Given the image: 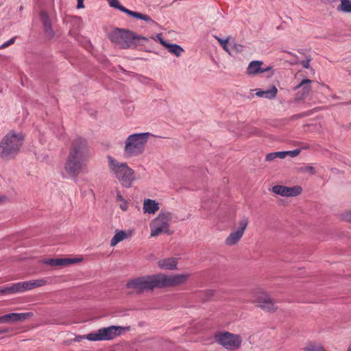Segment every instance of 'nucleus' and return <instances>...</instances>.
<instances>
[{
  "label": "nucleus",
  "instance_id": "1",
  "mask_svg": "<svg viewBox=\"0 0 351 351\" xmlns=\"http://www.w3.org/2000/svg\"><path fill=\"white\" fill-rule=\"evenodd\" d=\"M89 157V146L86 138L75 137L71 144L69 153L64 164L65 171L73 178L78 176L86 167Z\"/></svg>",
  "mask_w": 351,
  "mask_h": 351
},
{
  "label": "nucleus",
  "instance_id": "2",
  "mask_svg": "<svg viewBox=\"0 0 351 351\" xmlns=\"http://www.w3.org/2000/svg\"><path fill=\"white\" fill-rule=\"evenodd\" d=\"M152 136V134L149 132L135 133L129 135L124 143V157L128 158L143 154L148 139Z\"/></svg>",
  "mask_w": 351,
  "mask_h": 351
},
{
  "label": "nucleus",
  "instance_id": "3",
  "mask_svg": "<svg viewBox=\"0 0 351 351\" xmlns=\"http://www.w3.org/2000/svg\"><path fill=\"white\" fill-rule=\"evenodd\" d=\"M23 139L21 133H8L0 143V156L6 160L14 158L19 152Z\"/></svg>",
  "mask_w": 351,
  "mask_h": 351
},
{
  "label": "nucleus",
  "instance_id": "4",
  "mask_svg": "<svg viewBox=\"0 0 351 351\" xmlns=\"http://www.w3.org/2000/svg\"><path fill=\"white\" fill-rule=\"evenodd\" d=\"M109 169L121 184L130 188L135 180L134 171L126 162H120L112 156L108 157Z\"/></svg>",
  "mask_w": 351,
  "mask_h": 351
},
{
  "label": "nucleus",
  "instance_id": "5",
  "mask_svg": "<svg viewBox=\"0 0 351 351\" xmlns=\"http://www.w3.org/2000/svg\"><path fill=\"white\" fill-rule=\"evenodd\" d=\"M126 287L128 289H134L137 293L159 288L158 274L133 278L127 282Z\"/></svg>",
  "mask_w": 351,
  "mask_h": 351
},
{
  "label": "nucleus",
  "instance_id": "6",
  "mask_svg": "<svg viewBox=\"0 0 351 351\" xmlns=\"http://www.w3.org/2000/svg\"><path fill=\"white\" fill-rule=\"evenodd\" d=\"M130 329V326L123 327L111 326L109 327L99 329L95 332H90L86 336V339L89 341H108L123 334Z\"/></svg>",
  "mask_w": 351,
  "mask_h": 351
},
{
  "label": "nucleus",
  "instance_id": "7",
  "mask_svg": "<svg viewBox=\"0 0 351 351\" xmlns=\"http://www.w3.org/2000/svg\"><path fill=\"white\" fill-rule=\"evenodd\" d=\"M109 38L112 43L123 49L131 47L136 39L146 40V38L138 36L132 32L119 28L114 29L109 34Z\"/></svg>",
  "mask_w": 351,
  "mask_h": 351
},
{
  "label": "nucleus",
  "instance_id": "8",
  "mask_svg": "<svg viewBox=\"0 0 351 351\" xmlns=\"http://www.w3.org/2000/svg\"><path fill=\"white\" fill-rule=\"evenodd\" d=\"M171 219V213L162 210L150 223L151 237H157L162 233L171 234L169 225Z\"/></svg>",
  "mask_w": 351,
  "mask_h": 351
},
{
  "label": "nucleus",
  "instance_id": "9",
  "mask_svg": "<svg viewBox=\"0 0 351 351\" xmlns=\"http://www.w3.org/2000/svg\"><path fill=\"white\" fill-rule=\"evenodd\" d=\"M189 276L187 273L169 276L158 274L159 288L176 287L183 285L188 280Z\"/></svg>",
  "mask_w": 351,
  "mask_h": 351
},
{
  "label": "nucleus",
  "instance_id": "10",
  "mask_svg": "<svg viewBox=\"0 0 351 351\" xmlns=\"http://www.w3.org/2000/svg\"><path fill=\"white\" fill-rule=\"evenodd\" d=\"M217 342L228 350L238 348L241 343V339L237 335L228 332H221L216 335Z\"/></svg>",
  "mask_w": 351,
  "mask_h": 351
},
{
  "label": "nucleus",
  "instance_id": "11",
  "mask_svg": "<svg viewBox=\"0 0 351 351\" xmlns=\"http://www.w3.org/2000/svg\"><path fill=\"white\" fill-rule=\"evenodd\" d=\"M239 228L232 232L226 239L225 243L226 245L232 246L237 244L243 235L244 231L248 224L247 218H243L239 223Z\"/></svg>",
  "mask_w": 351,
  "mask_h": 351
},
{
  "label": "nucleus",
  "instance_id": "12",
  "mask_svg": "<svg viewBox=\"0 0 351 351\" xmlns=\"http://www.w3.org/2000/svg\"><path fill=\"white\" fill-rule=\"evenodd\" d=\"M32 312L12 313L0 316V323L8 324L23 322L33 316Z\"/></svg>",
  "mask_w": 351,
  "mask_h": 351
},
{
  "label": "nucleus",
  "instance_id": "13",
  "mask_svg": "<svg viewBox=\"0 0 351 351\" xmlns=\"http://www.w3.org/2000/svg\"><path fill=\"white\" fill-rule=\"evenodd\" d=\"M272 191L283 197H295L300 195L302 189L299 186L288 187L282 185H276L272 187Z\"/></svg>",
  "mask_w": 351,
  "mask_h": 351
},
{
  "label": "nucleus",
  "instance_id": "14",
  "mask_svg": "<svg viewBox=\"0 0 351 351\" xmlns=\"http://www.w3.org/2000/svg\"><path fill=\"white\" fill-rule=\"evenodd\" d=\"M254 302L257 303L260 308L266 311L271 312L276 309L274 301L269 295L265 293L257 295L254 300Z\"/></svg>",
  "mask_w": 351,
  "mask_h": 351
},
{
  "label": "nucleus",
  "instance_id": "15",
  "mask_svg": "<svg viewBox=\"0 0 351 351\" xmlns=\"http://www.w3.org/2000/svg\"><path fill=\"white\" fill-rule=\"evenodd\" d=\"M311 80L304 79L294 88V90H298L295 97V101H301L307 97L311 90Z\"/></svg>",
  "mask_w": 351,
  "mask_h": 351
},
{
  "label": "nucleus",
  "instance_id": "16",
  "mask_svg": "<svg viewBox=\"0 0 351 351\" xmlns=\"http://www.w3.org/2000/svg\"><path fill=\"white\" fill-rule=\"evenodd\" d=\"M27 284L25 281L12 284L9 287L0 289V293L3 294L16 293L27 291Z\"/></svg>",
  "mask_w": 351,
  "mask_h": 351
},
{
  "label": "nucleus",
  "instance_id": "17",
  "mask_svg": "<svg viewBox=\"0 0 351 351\" xmlns=\"http://www.w3.org/2000/svg\"><path fill=\"white\" fill-rule=\"evenodd\" d=\"M40 15L45 35L49 38H53L54 36L55 32L52 29L51 22L47 13L45 11H42Z\"/></svg>",
  "mask_w": 351,
  "mask_h": 351
},
{
  "label": "nucleus",
  "instance_id": "18",
  "mask_svg": "<svg viewBox=\"0 0 351 351\" xmlns=\"http://www.w3.org/2000/svg\"><path fill=\"white\" fill-rule=\"evenodd\" d=\"M263 62L262 61H252L247 68V74L249 75H253L258 73H262L270 70V67H267L265 69L262 68L261 66L263 65Z\"/></svg>",
  "mask_w": 351,
  "mask_h": 351
},
{
  "label": "nucleus",
  "instance_id": "19",
  "mask_svg": "<svg viewBox=\"0 0 351 351\" xmlns=\"http://www.w3.org/2000/svg\"><path fill=\"white\" fill-rule=\"evenodd\" d=\"M159 208V204L154 199H145L143 202L144 213L155 214Z\"/></svg>",
  "mask_w": 351,
  "mask_h": 351
},
{
  "label": "nucleus",
  "instance_id": "20",
  "mask_svg": "<svg viewBox=\"0 0 351 351\" xmlns=\"http://www.w3.org/2000/svg\"><path fill=\"white\" fill-rule=\"evenodd\" d=\"M47 265L51 266H64L77 263L75 258H50L45 261Z\"/></svg>",
  "mask_w": 351,
  "mask_h": 351
},
{
  "label": "nucleus",
  "instance_id": "21",
  "mask_svg": "<svg viewBox=\"0 0 351 351\" xmlns=\"http://www.w3.org/2000/svg\"><path fill=\"white\" fill-rule=\"evenodd\" d=\"M158 265L162 269L173 270L176 269L178 261L176 258H167L160 260Z\"/></svg>",
  "mask_w": 351,
  "mask_h": 351
},
{
  "label": "nucleus",
  "instance_id": "22",
  "mask_svg": "<svg viewBox=\"0 0 351 351\" xmlns=\"http://www.w3.org/2000/svg\"><path fill=\"white\" fill-rule=\"evenodd\" d=\"M119 10L130 16L143 20L147 23H154V21L148 15L130 10L124 6L120 7Z\"/></svg>",
  "mask_w": 351,
  "mask_h": 351
},
{
  "label": "nucleus",
  "instance_id": "23",
  "mask_svg": "<svg viewBox=\"0 0 351 351\" xmlns=\"http://www.w3.org/2000/svg\"><path fill=\"white\" fill-rule=\"evenodd\" d=\"M256 95L259 97H265L269 99H272L276 97L278 89L275 86H273L270 89L267 90H262L261 89L256 90Z\"/></svg>",
  "mask_w": 351,
  "mask_h": 351
},
{
  "label": "nucleus",
  "instance_id": "24",
  "mask_svg": "<svg viewBox=\"0 0 351 351\" xmlns=\"http://www.w3.org/2000/svg\"><path fill=\"white\" fill-rule=\"evenodd\" d=\"M128 237V234L123 230H116L115 234L112 238L110 245L114 247L119 242L123 241Z\"/></svg>",
  "mask_w": 351,
  "mask_h": 351
},
{
  "label": "nucleus",
  "instance_id": "25",
  "mask_svg": "<svg viewBox=\"0 0 351 351\" xmlns=\"http://www.w3.org/2000/svg\"><path fill=\"white\" fill-rule=\"evenodd\" d=\"M166 48L168 49L169 52L174 54L177 57H180L184 51L182 47L177 44L168 43Z\"/></svg>",
  "mask_w": 351,
  "mask_h": 351
},
{
  "label": "nucleus",
  "instance_id": "26",
  "mask_svg": "<svg viewBox=\"0 0 351 351\" xmlns=\"http://www.w3.org/2000/svg\"><path fill=\"white\" fill-rule=\"evenodd\" d=\"M27 284V290L33 289L36 287H42L46 285L47 281L44 279H38L30 281H25Z\"/></svg>",
  "mask_w": 351,
  "mask_h": 351
},
{
  "label": "nucleus",
  "instance_id": "27",
  "mask_svg": "<svg viewBox=\"0 0 351 351\" xmlns=\"http://www.w3.org/2000/svg\"><path fill=\"white\" fill-rule=\"evenodd\" d=\"M338 10L346 13H351V0H341Z\"/></svg>",
  "mask_w": 351,
  "mask_h": 351
},
{
  "label": "nucleus",
  "instance_id": "28",
  "mask_svg": "<svg viewBox=\"0 0 351 351\" xmlns=\"http://www.w3.org/2000/svg\"><path fill=\"white\" fill-rule=\"evenodd\" d=\"M305 351H326L324 347L319 344L309 343L304 349Z\"/></svg>",
  "mask_w": 351,
  "mask_h": 351
},
{
  "label": "nucleus",
  "instance_id": "29",
  "mask_svg": "<svg viewBox=\"0 0 351 351\" xmlns=\"http://www.w3.org/2000/svg\"><path fill=\"white\" fill-rule=\"evenodd\" d=\"M214 37L219 43V44L221 45V47L226 51H227L228 53H230V52L229 51V49L228 47V43L229 41V38H227L226 39H222V38H221L220 37H219L217 36H215Z\"/></svg>",
  "mask_w": 351,
  "mask_h": 351
},
{
  "label": "nucleus",
  "instance_id": "30",
  "mask_svg": "<svg viewBox=\"0 0 351 351\" xmlns=\"http://www.w3.org/2000/svg\"><path fill=\"white\" fill-rule=\"evenodd\" d=\"M300 171L302 173H308L310 175H314L316 173L315 168L310 165H304L300 167Z\"/></svg>",
  "mask_w": 351,
  "mask_h": 351
},
{
  "label": "nucleus",
  "instance_id": "31",
  "mask_svg": "<svg viewBox=\"0 0 351 351\" xmlns=\"http://www.w3.org/2000/svg\"><path fill=\"white\" fill-rule=\"evenodd\" d=\"M287 156H290L291 158H294L297 156L300 153V149H296L291 151H286Z\"/></svg>",
  "mask_w": 351,
  "mask_h": 351
},
{
  "label": "nucleus",
  "instance_id": "32",
  "mask_svg": "<svg viewBox=\"0 0 351 351\" xmlns=\"http://www.w3.org/2000/svg\"><path fill=\"white\" fill-rule=\"evenodd\" d=\"M109 4L111 7L115 8L119 10L120 7H122L118 0H108Z\"/></svg>",
  "mask_w": 351,
  "mask_h": 351
},
{
  "label": "nucleus",
  "instance_id": "33",
  "mask_svg": "<svg viewBox=\"0 0 351 351\" xmlns=\"http://www.w3.org/2000/svg\"><path fill=\"white\" fill-rule=\"evenodd\" d=\"M311 61V58H308L307 57L306 58V60H302L300 62V64H302L304 68L305 69H308L309 66H310V62Z\"/></svg>",
  "mask_w": 351,
  "mask_h": 351
},
{
  "label": "nucleus",
  "instance_id": "34",
  "mask_svg": "<svg viewBox=\"0 0 351 351\" xmlns=\"http://www.w3.org/2000/svg\"><path fill=\"white\" fill-rule=\"evenodd\" d=\"M156 38L157 40H158L160 42V43L166 47V46L167 45L168 43H167L163 38H162V34H158L156 36Z\"/></svg>",
  "mask_w": 351,
  "mask_h": 351
},
{
  "label": "nucleus",
  "instance_id": "35",
  "mask_svg": "<svg viewBox=\"0 0 351 351\" xmlns=\"http://www.w3.org/2000/svg\"><path fill=\"white\" fill-rule=\"evenodd\" d=\"M15 41V38H12L11 39H10L9 40L6 41L5 43H4L3 44H2L1 46H0V49H4L8 46H10V45H12Z\"/></svg>",
  "mask_w": 351,
  "mask_h": 351
},
{
  "label": "nucleus",
  "instance_id": "36",
  "mask_svg": "<svg viewBox=\"0 0 351 351\" xmlns=\"http://www.w3.org/2000/svg\"><path fill=\"white\" fill-rule=\"evenodd\" d=\"M343 219L348 222H351V210L345 212L342 215Z\"/></svg>",
  "mask_w": 351,
  "mask_h": 351
},
{
  "label": "nucleus",
  "instance_id": "37",
  "mask_svg": "<svg viewBox=\"0 0 351 351\" xmlns=\"http://www.w3.org/2000/svg\"><path fill=\"white\" fill-rule=\"evenodd\" d=\"M232 48L234 50H235L237 53H241L243 50L244 47L239 44H234Z\"/></svg>",
  "mask_w": 351,
  "mask_h": 351
},
{
  "label": "nucleus",
  "instance_id": "38",
  "mask_svg": "<svg viewBox=\"0 0 351 351\" xmlns=\"http://www.w3.org/2000/svg\"><path fill=\"white\" fill-rule=\"evenodd\" d=\"M286 151H282V152H275V155H276V158H285L287 157V154H286Z\"/></svg>",
  "mask_w": 351,
  "mask_h": 351
},
{
  "label": "nucleus",
  "instance_id": "39",
  "mask_svg": "<svg viewBox=\"0 0 351 351\" xmlns=\"http://www.w3.org/2000/svg\"><path fill=\"white\" fill-rule=\"evenodd\" d=\"M276 158L275 152L269 153V154H267V156L265 157V160L267 161H272Z\"/></svg>",
  "mask_w": 351,
  "mask_h": 351
},
{
  "label": "nucleus",
  "instance_id": "40",
  "mask_svg": "<svg viewBox=\"0 0 351 351\" xmlns=\"http://www.w3.org/2000/svg\"><path fill=\"white\" fill-rule=\"evenodd\" d=\"M117 201H119V202H125V201L124 199V198L123 197V196L121 195L119 191H117Z\"/></svg>",
  "mask_w": 351,
  "mask_h": 351
},
{
  "label": "nucleus",
  "instance_id": "41",
  "mask_svg": "<svg viewBox=\"0 0 351 351\" xmlns=\"http://www.w3.org/2000/svg\"><path fill=\"white\" fill-rule=\"evenodd\" d=\"M123 203L120 204L119 207L122 210H127L128 209V205H127V201L122 202Z\"/></svg>",
  "mask_w": 351,
  "mask_h": 351
},
{
  "label": "nucleus",
  "instance_id": "42",
  "mask_svg": "<svg viewBox=\"0 0 351 351\" xmlns=\"http://www.w3.org/2000/svg\"><path fill=\"white\" fill-rule=\"evenodd\" d=\"M84 0H77V8L82 9L84 8Z\"/></svg>",
  "mask_w": 351,
  "mask_h": 351
},
{
  "label": "nucleus",
  "instance_id": "43",
  "mask_svg": "<svg viewBox=\"0 0 351 351\" xmlns=\"http://www.w3.org/2000/svg\"><path fill=\"white\" fill-rule=\"evenodd\" d=\"M207 293L208 294V298H210L214 293V291L213 290H208L207 291Z\"/></svg>",
  "mask_w": 351,
  "mask_h": 351
},
{
  "label": "nucleus",
  "instance_id": "44",
  "mask_svg": "<svg viewBox=\"0 0 351 351\" xmlns=\"http://www.w3.org/2000/svg\"><path fill=\"white\" fill-rule=\"evenodd\" d=\"M8 332V329L0 330V334H3V333Z\"/></svg>",
  "mask_w": 351,
  "mask_h": 351
},
{
  "label": "nucleus",
  "instance_id": "45",
  "mask_svg": "<svg viewBox=\"0 0 351 351\" xmlns=\"http://www.w3.org/2000/svg\"><path fill=\"white\" fill-rule=\"evenodd\" d=\"M304 114H296V115H294V117L295 118H298V117H304Z\"/></svg>",
  "mask_w": 351,
  "mask_h": 351
},
{
  "label": "nucleus",
  "instance_id": "46",
  "mask_svg": "<svg viewBox=\"0 0 351 351\" xmlns=\"http://www.w3.org/2000/svg\"><path fill=\"white\" fill-rule=\"evenodd\" d=\"M348 351H351V347L348 348Z\"/></svg>",
  "mask_w": 351,
  "mask_h": 351
}]
</instances>
